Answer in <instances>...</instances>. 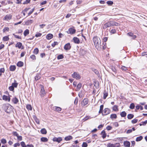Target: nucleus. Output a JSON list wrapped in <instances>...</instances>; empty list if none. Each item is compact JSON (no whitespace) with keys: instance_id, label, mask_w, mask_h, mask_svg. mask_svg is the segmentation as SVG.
Instances as JSON below:
<instances>
[{"instance_id":"obj_1","label":"nucleus","mask_w":147,"mask_h":147,"mask_svg":"<svg viewBox=\"0 0 147 147\" xmlns=\"http://www.w3.org/2000/svg\"><path fill=\"white\" fill-rule=\"evenodd\" d=\"M93 40L96 48L98 50H100L101 49L100 38L97 36H95L93 38Z\"/></svg>"},{"instance_id":"obj_2","label":"nucleus","mask_w":147,"mask_h":147,"mask_svg":"<svg viewBox=\"0 0 147 147\" xmlns=\"http://www.w3.org/2000/svg\"><path fill=\"white\" fill-rule=\"evenodd\" d=\"M109 27L113 26H119V24L114 21H110L106 23Z\"/></svg>"},{"instance_id":"obj_3","label":"nucleus","mask_w":147,"mask_h":147,"mask_svg":"<svg viewBox=\"0 0 147 147\" xmlns=\"http://www.w3.org/2000/svg\"><path fill=\"white\" fill-rule=\"evenodd\" d=\"M72 76L73 78L76 79L77 80H79L81 78V76L77 72H74L72 74Z\"/></svg>"},{"instance_id":"obj_4","label":"nucleus","mask_w":147,"mask_h":147,"mask_svg":"<svg viewBox=\"0 0 147 147\" xmlns=\"http://www.w3.org/2000/svg\"><path fill=\"white\" fill-rule=\"evenodd\" d=\"M88 102V99L87 98H85L81 102V105L82 107H83L87 105Z\"/></svg>"},{"instance_id":"obj_5","label":"nucleus","mask_w":147,"mask_h":147,"mask_svg":"<svg viewBox=\"0 0 147 147\" xmlns=\"http://www.w3.org/2000/svg\"><path fill=\"white\" fill-rule=\"evenodd\" d=\"M76 30L74 28H71L69 29L68 31H66V32L69 34H73L75 33Z\"/></svg>"},{"instance_id":"obj_6","label":"nucleus","mask_w":147,"mask_h":147,"mask_svg":"<svg viewBox=\"0 0 147 147\" xmlns=\"http://www.w3.org/2000/svg\"><path fill=\"white\" fill-rule=\"evenodd\" d=\"M111 112V110L108 108H106L103 110V113H102V115H105L109 114Z\"/></svg>"},{"instance_id":"obj_7","label":"nucleus","mask_w":147,"mask_h":147,"mask_svg":"<svg viewBox=\"0 0 147 147\" xmlns=\"http://www.w3.org/2000/svg\"><path fill=\"white\" fill-rule=\"evenodd\" d=\"M71 48V46L69 43H68L65 44L64 46V49L66 50H69Z\"/></svg>"},{"instance_id":"obj_8","label":"nucleus","mask_w":147,"mask_h":147,"mask_svg":"<svg viewBox=\"0 0 147 147\" xmlns=\"http://www.w3.org/2000/svg\"><path fill=\"white\" fill-rule=\"evenodd\" d=\"M53 140L54 142H57L58 143H59L62 140V139L61 137L56 138L55 137L53 138Z\"/></svg>"},{"instance_id":"obj_9","label":"nucleus","mask_w":147,"mask_h":147,"mask_svg":"<svg viewBox=\"0 0 147 147\" xmlns=\"http://www.w3.org/2000/svg\"><path fill=\"white\" fill-rule=\"evenodd\" d=\"M3 99L4 100H5L6 101H8V102H9L10 100V97L5 95H4L3 96Z\"/></svg>"},{"instance_id":"obj_10","label":"nucleus","mask_w":147,"mask_h":147,"mask_svg":"<svg viewBox=\"0 0 147 147\" xmlns=\"http://www.w3.org/2000/svg\"><path fill=\"white\" fill-rule=\"evenodd\" d=\"M11 15L10 14L6 15L3 18V20H8L11 19Z\"/></svg>"},{"instance_id":"obj_11","label":"nucleus","mask_w":147,"mask_h":147,"mask_svg":"<svg viewBox=\"0 0 147 147\" xmlns=\"http://www.w3.org/2000/svg\"><path fill=\"white\" fill-rule=\"evenodd\" d=\"M40 93L41 96H43L45 93L44 87L42 86H41Z\"/></svg>"},{"instance_id":"obj_12","label":"nucleus","mask_w":147,"mask_h":147,"mask_svg":"<svg viewBox=\"0 0 147 147\" xmlns=\"http://www.w3.org/2000/svg\"><path fill=\"white\" fill-rule=\"evenodd\" d=\"M33 20H28L25 22V25H29L33 22Z\"/></svg>"},{"instance_id":"obj_13","label":"nucleus","mask_w":147,"mask_h":147,"mask_svg":"<svg viewBox=\"0 0 147 147\" xmlns=\"http://www.w3.org/2000/svg\"><path fill=\"white\" fill-rule=\"evenodd\" d=\"M73 40L74 43L76 44H79L80 42L79 39L76 37H74L73 38Z\"/></svg>"},{"instance_id":"obj_14","label":"nucleus","mask_w":147,"mask_h":147,"mask_svg":"<svg viewBox=\"0 0 147 147\" xmlns=\"http://www.w3.org/2000/svg\"><path fill=\"white\" fill-rule=\"evenodd\" d=\"M53 35L51 34H47L46 36L47 39L49 40L53 37Z\"/></svg>"},{"instance_id":"obj_15","label":"nucleus","mask_w":147,"mask_h":147,"mask_svg":"<svg viewBox=\"0 0 147 147\" xmlns=\"http://www.w3.org/2000/svg\"><path fill=\"white\" fill-rule=\"evenodd\" d=\"M5 111L7 113H10V112H11V107L7 106L5 107Z\"/></svg>"},{"instance_id":"obj_16","label":"nucleus","mask_w":147,"mask_h":147,"mask_svg":"<svg viewBox=\"0 0 147 147\" xmlns=\"http://www.w3.org/2000/svg\"><path fill=\"white\" fill-rule=\"evenodd\" d=\"M11 100L15 104H16L18 102V99L16 97L13 98Z\"/></svg>"},{"instance_id":"obj_17","label":"nucleus","mask_w":147,"mask_h":147,"mask_svg":"<svg viewBox=\"0 0 147 147\" xmlns=\"http://www.w3.org/2000/svg\"><path fill=\"white\" fill-rule=\"evenodd\" d=\"M124 145L127 147H129L130 145V142L128 141H126L124 142Z\"/></svg>"},{"instance_id":"obj_18","label":"nucleus","mask_w":147,"mask_h":147,"mask_svg":"<svg viewBox=\"0 0 147 147\" xmlns=\"http://www.w3.org/2000/svg\"><path fill=\"white\" fill-rule=\"evenodd\" d=\"M24 65V63L21 61H19L17 64V65L19 67H22Z\"/></svg>"},{"instance_id":"obj_19","label":"nucleus","mask_w":147,"mask_h":147,"mask_svg":"<svg viewBox=\"0 0 147 147\" xmlns=\"http://www.w3.org/2000/svg\"><path fill=\"white\" fill-rule=\"evenodd\" d=\"M53 109L55 111L59 112L61 111V109L60 107H53Z\"/></svg>"},{"instance_id":"obj_20","label":"nucleus","mask_w":147,"mask_h":147,"mask_svg":"<svg viewBox=\"0 0 147 147\" xmlns=\"http://www.w3.org/2000/svg\"><path fill=\"white\" fill-rule=\"evenodd\" d=\"M101 134L102 135V138L104 139L107 136V134L105 133V131L104 130H103L101 133Z\"/></svg>"},{"instance_id":"obj_21","label":"nucleus","mask_w":147,"mask_h":147,"mask_svg":"<svg viewBox=\"0 0 147 147\" xmlns=\"http://www.w3.org/2000/svg\"><path fill=\"white\" fill-rule=\"evenodd\" d=\"M17 81L16 80H14V83H13L12 84V86H13L14 88H16L17 87L18 85V83H17Z\"/></svg>"},{"instance_id":"obj_22","label":"nucleus","mask_w":147,"mask_h":147,"mask_svg":"<svg viewBox=\"0 0 147 147\" xmlns=\"http://www.w3.org/2000/svg\"><path fill=\"white\" fill-rule=\"evenodd\" d=\"M120 115L121 117H125L126 116L127 113L125 111H124L121 112Z\"/></svg>"},{"instance_id":"obj_23","label":"nucleus","mask_w":147,"mask_h":147,"mask_svg":"<svg viewBox=\"0 0 147 147\" xmlns=\"http://www.w3.org/2000/svg\"><path fill=\"white\" fill-rule=\"evenodd\" d=\"M16 69V66L15 65H11L9 69L10 71H14Z\"/></svg>"},{"instance_id":"obj_24","label":"nucleus","mask_w":147,"mask_h":147,"mask_svg":"<svg viewBox=\"0 0 147 147\" xmlns=\"http://www.w3.org/2000/svg\"><path fill=\"white\" fill-rule=\"evenodd\" d=\"M118 106L116 105H115L114 106L113 108V110L115 111H118Z\"/></svg>"},{"instance_id":"obj_25","label":"nucleus","mask_w":147,"mask_h":147,"mask_svg":"<svg viewBox=\"0 0 147 147\" xmlns=\"http://www.w3.org/2000/svg\"><path fill=\"white\" fill-rule=\"evenodd\" d=\"M40 132L42 134H45L47 133V130L45 128H43L41 129Z\"/></svg>"},{"instance_id":"obj_26","label":"nucleus","mask_w":147,"mask_h":147,"mask_svg":"<svg viewBox=\"0 0 147 147\" xmlns=\"http://www.w3.org/2000/svg\"><path fill=\"white\" fill-rule=\"evenodd\" d=\"M40 78H41V77H40V74H36V76H35V79L36 81H37L38 80L40 79Z\"/></svg>"},{"instance_id":"obj_27","label":"nucleus","mask_w":147,"mask_h":147,"mask_svg":"<svg viewBox=\"0 0 147 147\" xmlns=\"http://www.w3.org/2000/svg\"><path fill=\"white\" fill-rule=\"evenodd\" d=\"M40 140L42 142H46L48 141V139L46 137H42L40 138Z\"/></svg>"},{"instance_id":"obj_28","label":"nucleus","mask_w":147,"mask_h":147,"mask_svg":"<svg viewBox=\"0 0 147 147\" xmlns=\"http://www.w3.org/2000/svg\"><path fill=\"white\" fill-rule=\"evenodd\" d=\"M91 69L92 71H94L95 73L97 75L99 74V71L97 69L93 68H91Z\"/></svg>"},{"instance_id":"obj_29","label":"nucleus","mask_w":147,"mask_h":147,"mask_svg":"<svg viewBox=\"0 0 147 147\" xmlns=\"http://www.w3.org/2000/svg\"><path fill=\"white\" fill-rule=\"evenodd\" d=\"M82 84L81 83H79L77 85V91H79L80 90V89L82 87Z\"/></svg>"},{"instance_id":"obj_30","label":"nucleus","mask_w":147,"mask_h":147,"mask_svg":"<svg viewBox=\"0 0 147 147\" xmlns=\"http://www.w3.org/2000/svg\"><path fill=\"white\" fill-rule=\"evenodd\" d=\"M22 43L21 42H18L17 43L16 45V47H18L19 49H20L22 46Z\"/></svg>"},{"instance_id":"obj_31","label":"nucleus","mask_w":147,"mask_h":147,"mask_svg":"<svg viewBox=\"0 0 147 147\" xmlns=\"http://www.w3.org/2000/svg\"><path fill=\"white\" fill-rule=\"evenodd\" d=\"M134 117V115L131 114H129L127 115V118L129 119H131L133 118Z\"/></svg>"},{"instance_id":"obj_32","label":"nucleus","mask_w":147,"mask_h":147,"mask_svg":"<svg viewBox=\"0 0 147 147\" xmlns=\"http://www.w3.org/2000/svg\"><path fill=\"white\" fill-rule=\"evenodd\" d=\"M117 117V116L115 114H112L110 116V118L112 119H116Z\"/></svg>"},{"instance_id":"obj_33","label":"nucleus","mask_w":147,"mask_h":147,"mask_svg":"<svg viewBox=\"0 0 147 147\" xmlns=\"http://www.w3.org/2000/svg\"><path fill=\"white\" fill-rule=\"evenodd\" d=\"M29 34V30L27 29L25 30L24 33V34L25 36H26Z\"/></svg>"},{"instance_id":"obj_34","label":"nucleus","mask_w":147,"mask_h":147,"mask_svg":"<svg viewBox=\"0 0 147 147\" xmlns=\"http://www.w3.org/2000/svg\"><path fill=\"white\" fill-rule=\"evenodd\" d=\"M143 139V137L142 136H140L139 137H137L136 139V141L138 142L141 141Z\"/></svg>"},{"instance_id":"obj_35","label":"nucleus","mask_w":147,"mask_h":147,"mask_svg":"<svg viewBox=\"0 0 147 147\" xmlns=\"http://www.w3.org/2000/svg\"><path fill=\"white\" fill-rule=\"evenodd\" d=\"M103 93H104L103 98L104 99H105L108 95V93L107 92H106L105 90L104 91Z\"/></svg>"},{"instance_id":"obj_36","label":"nucleus","mask_w":147,"mask_h":147,"mask_svg":"<svg viewBox=\"0 0 147 147\" xmlns=\"http://www.w3.org/2000/svg\"><path fill=\"white\" fill-rule=\"evenodd\" d=\"M72 138L71 136H69L65 137V139L66 141H68L70 140Z\"/></svg>"},{"instance_id":"obj_37","label":"nucleus","mask_w":147,"mask_h":147,"mask_svg":"<svg viewBox=\"0 0 147 147\" xmlns=\"http://www.w3.org/2000/svg\"><path fill=\"white\" fill-rule=\"evenodd\" d=\"M63 56L62 54L59 55L57 57V59L58 60L62 59L63 58Z\"/></svg>"},{"instance_id":"obj_38","label":"nucleus","mask_w":147,"mask_h":147,"mask_svg":"<svg viewBox=\"0 0 147 147\" xmlns=\"http://www.w3.org/2000/svg\"><path fill=\"white\" fill-rule=\"evenodd\" d=\"M107 3L109 5H111L113 4V1H109L107 2Z\"/></svg>"},{"instance_id":"obj_39","label":"nucleus","mask_w":147,"mask_h":147,"mask_svg":"<svg viewBox=\"0 0 147 147\" xmlns=\"http://www.w3.org/2000/svg\"><path fill=\"white\" fill-rule=\"evenodd\" d=\"M39 51L38 49L37 48H36L34 49L33 53L35 54H37L38 53Z\"/></svg>"},{"instance_id":"obj_40","label":"nucleus","mask_w":147,"mask_h":147,"mask_svg":"<svg viewBox=\"0 0 147 147\" xmlns=\"http://www.w3.org/2000/svg\"><path fill=\"white\" fill-rule=\"evenodd\" d=\"M26 108L28 110H32V106L30 105H26Z\"/></svg>"},{"instance_id":"obj_41","label":"nucleus","mask_w":147,"mask_h":147,"mask_svg":"<svg viewBox=\"0 0 147 147\" xmlns=\"http://www.w3.org/2000/svg\"><path fill=\"white\" fill-rule=\"evenodd\" d=\"M9 40V38L7 36L4 37L3 38V40L4 41H7Z\"/></svg>"},{"instance_id":"obj_42","label":"nucleus","mask_w":147,"mask_h":147,"mask_svg":"<svg viewBox=\"0 0 147 147\" xmlns=\"http://www.w3.org/2000/svg\"><path fill=\"white\" fill-rule=\"evenodd\" d=\"M135 107V105L134 103H132L130 104L129 108L131 109H133Z\"/></svg>"},{"instance_id":"obj_43","label":"nucleus","mask_w":147,"mask_h":147,"mask_svg":"<svg viewBox=\"0 0 147 147\" xmlns=\"http://www.w3.org/2000/svg\"><path fill=\"white\" fill-rule=\"evenodd\" d=\"M1 142L3 144H5L7 142L6 140L4 138L1 139Z\"/></svg>"},{"instance_id":"obj_44","label":"nucleus","mask_w":147,"mask_h":147,"mask_svg":"<svg viewBox=\"0 0 147 147\" xmlns=\"http://www.w3.org/2000/svg\"><path fill=\"white\" fill-rule=\"evenodd\" d=\"M108 27H109L108 26V25L106 23H105L103 25L102 28H103L104 29H105Z\"/></svg>"},{"instance_id":"obj_45","label":"nucleus","mask_w":147,"mask_h":147,"mask_svg":"<svg viewBox=\"0 0 147 147\" xmlns=\"http://www.w3.org/2000/svg\"><path fill=\"white\" fill-rule=\"evenodd\" d=\"M20 144L22 147H26V145L25 144V143L24 142H21Z\"/></svg>"},{"instance_id":"obj_46","label":"nucleus","mask_w":147,"mask_h":147,"mask_svg":"<svg viewBox=\"0 0 147 147\" xmlns=\"http://www.w3.org/2000/svg\"><path fill=\"white\" fill-rule=\"evenodd\" d=\"M58 43L57 42H54L52 44L51 46L52 47H54L56 45H58Z\"/></svg>"},{"instance_id":"obj_47","label":"nucleus","mask_w":147,"mask_h":147,"mask_svg":"<svg viewBox=\"0 0 147 147\" xmlns=\"http://www.w3.org/2000/svg\"><path fill=\"white\" fill-rule=\"evenodd\" d=\"M138 120L137 119H134L131 120V122L132 123L134 124L138 122Z\"/></svg>"},{"instance_id":"obj_48","label":"nucleus","mask_w":147,"mask_h":147,"mask_svg":"<svg viewBox=\"0 0 147 147\" xmlns=\"http://www.w3.org/2000/svg\"><path fill=\"white\" fill-rule=\"evenodd\" d=\"M78 100V98L77 97H76L74 102V103L75 105H77V104Z\"/></svg>"},{"instance_id":"obj_49","label":"nucleus","mask_w":147,"mask_h":147,"mask_svg":"<svg viewBox=\"0 0 147 147\" xmlns=\"http://www.w3.org/2000/svg\"><path fill=\"white\" fill-rule=\"evenodd\" d=\"M9 30V28L8 27H5L3 29V32H5L7 31H8Z\"/></svg>"},{"instance_id":"obj_50","label":"nucleus","mask_w":147,"mask_h":147,"mask_svg":"<svg viewBox=\"0 0 147 147\" xmlns=\"http://www.w3.org/2000/svg\"><path fill=\"white\" fill-rule=\"evenodd\" d=\"M108 145L109 147H115L114 146V144H113L109 143L108 144Z\"/></svg>"},{"instance_id":"obj_51","label":"nucleus","mask_w":147,"mask_h":147,"mask_svg":"<svg viewBox=\"0 0 147 147\" xmlns=\"http://www.w3.org/2000/svg\"><path fill=\"white\" fill-rule=\"evenodd\" d=\"M121 69L122 70L126 71L127 69V67L124 66H122L121 67Z\"/></svg>"},{"instance_id":"obj_52","label":"nucleus","mask_w":147,"mask_h":147,"mask_svg":"<svg viewBox=\"0 0 147 147\" xmlns=\"http://www.w3.org/2000/svg\"><path fill=\"white\" fill-rule=\"evenodd\" d=\"M90 118V116H87L86 117L83 119V120L84 121H86L88 119H89Z\"/></svg>"},{"instance_id":"obj_53","label":"nucleus","mask_w":147,"mask_h":147,"mask_svg":"<svg viewBox=\"0 0 147 147\" xmlns=\"http://www.w3.org/2000/svg\"><path fill=\"white\" fill-rule=\"evenodd\" d=\"M30 57L33 60L36 59V56L34 55H32L30 56Z\"/></svg>"},{"instance_id":"obj_54","label":"nucleus","mask_w":147,"mask_h":147,"mask_svg":"<svg viewBox=\"0 0 147 147\" xmlns=\"http://www.w3.org/2000/svg\"><path fill=\"white\" fill-rule=\"evenodd\" d=\"M17 137L18 140L21 141L22 140V137L21 136H19V135Z\"/></svg>"},{"instance_id":"obj_55","label":"nucleus","mask_w":147,"mask_h":147,"mask_svg":"<svg viewBox=\"0 0 147 147\" xmlns=\"http://www.w3.org/2000/svg\"><path fill=\"white\" fill-rule=\"evenodd\" d=\"M13 135L14 136H16L17 137L18 136H19V134H18L16 131H14L13 132Z\"/></svg>"},{"instance_id":"obj_56","label":"nucleus","mask_w":147,"mask_h":147,"mask_svg":"<svg viewBox=\"0 0 147 147\" xmlns=\"http://www.w3.org/2000/svg\"><path fill=\"white\" fill-rule=\"evenodd\" d=\"M42 35V34L40 33H37L35 35V36L36 37L40 36Z\"/></svg>"},{"instance_id":"obj_57","label":"nucleus","mask_w":147,"mask_h":147,"mask_svg":"<svg viewBox=\"0 0 147 147\" xmlns=\"http://www.w3.org/2000/svg\"><path fill=\"white\" fill-rule=\"evenodd\" d=\"M88 145L86 143L83 142L82 144V147H87Z\"/></svg>"},{"instance_id":"obj_58","label":"nucleus","mask_w":147,"mask_h":147,"mask_svg":"<svg viewBox=\"0 0 147 147\" xmlns=\"http://www.w3.org/2000/svg\"><path fill=\"white\" fill-rule=\"evenodd\" d=\"M9 89L10 91H13L14 90V88L12 85L9 87Z\"/></svg>"},{"instance_id":"obj_59","label":"nucleus","mask_w":147,"mask_h":147,"mask_svg":"<svg viewBox=\"0 0 147 147\" xmlns=\"http://www.w3.org/2000/svg\"><path fill=\"white\" fill-rule=\"evenodd\" d=\"M120 144L119 143H116L115 144H114V146L115 147H119L120 146Z\"/></svg>"},{"instance_id":"obj_60","label":"nucleus","mask_w":147,"mask_h":147,"mask_svg":"<svg viewBox=\"0 0 147 147\" xmlns=\"http://www.w3.org/2000/svg\"><path fill=\"white\" fill-rule=\"evenodd\" d=\"M20 145L19 143L17 142L15 143L14 145V147H17V146H19Z\"/></svg>"},{"instance_id":"obj_61","label":"nucleus","mask_w":147,"mask_h":147,"mask_svg":"<svg viewBox=\"0 0 147 147\" xmlns=\"http://www.w3.org/2000/svg\"><path fill=\"white\" fill-rule=\"evenodd\" d=\"M106 129L108 130H110L112 129V127L111 126L109 125L107 127Z\"/></svg>"},{"instance_id":"obj_62","label":"nucleus","mask_w":147,"mask_h":147,"mask_svg":"<svg viewBox=\"0 0 147 147\" xmlns=\"http://www.w3.org/2000/svg\"><path fill=\"white\" fill-rule=\"evenodd\" d=\"M13 35L14 36V37L18 39H21V37H20L18 35H15L14 34H13Z\"/></svg>"},{"instance_id":"obj_63","label":"nucleus","mask_w":147,"mask_h":147,"mask_svg":"<svg viewBox=\"0 0 147 147\" xmlns=\"http://www.w3.org/2000/svg\"><path fill=\"white\" fill-rule=\"evenodd\" d=\"M111 69L114 72H116V69L113 66L111 67Z\"/></svg>"},{"instance_id":"obj_64","label":"nucleus","mask_w":147,"mask_h":147,"mask_svg":"<svg viewBox=\"0 0 147 147\" xmlns=\"http://www.w3.org/2000/svg\"><path fill=\"white\" fill-rule=\"evenodd\" d=\"M111 32L112 34L115 33L116 32V30L115 29H112L111 31Z\"/></svg>"}]
</instances>
